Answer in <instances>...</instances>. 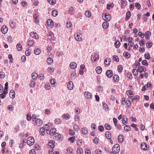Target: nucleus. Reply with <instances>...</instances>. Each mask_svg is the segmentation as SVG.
Masks as SVG:
<instances>
[{
    "mask_svg": "<svg viewBox=\"0 0 154 154\" xmlns=\"http://www.w3.org/2000/svg\"><path fill=\"white\" fill-rule=\"evenodd\" d=\"M82 35L80 33H76L75 35V38L76 40L80 42L82 41Z\"/></svg>",
    "mask_w": 154,
    "mask_h": 154,
    "instance_id": "1",
    "label": "nucleus"
},
{
    "mask_svg": "<svg viewBox=\"0 0 154 154\" xmlns=\"http://www.w3.org/2000/svg\"><path fill=\"white\" fill-rule=\"evenodd\" d=\"M120 150V146L118 144H116L112 147V150L113 152H115L118 153L119 152Z\"/></svg>",
    "mask_w": 154,
    "mask_h": 154,
    "instance_id": "2",
    "label": "nucleus"
},
{
    "mask_svg": "<svg viewBox=\"0 0 154 154\" xmlns=\"http://www.w3.org/2000/svg\"><path fill=\"white\" fill-rule=\"evenodd\" d=\"M34 122H35V125L38 127L41 126L43 124L42 120L40 119H37Z\"/></svg>",
    "mask_w": 154,
    "mask_h": 154,
    "instance_id": "3",
    "label": "nucleus"
},
{
    "mask_svg": "<svg viewBox=\"0 0 154 154\" xmlns=\"http://www.w3.org/2000/svg\"><path fill=\"white\" fill-rule=\"evenodd\" d=\"M103 19L106 21H109L111 19V16L109 14H105L104 15H102Z\"/></svg>",
    "mask_w": 154,
    "mask_h": 154,
    "instance_id": "4",
    "label": "nucleus"
},
{
    "mask_svg": "<svg viewBox=\"0 0 154 154\" xmlns=\"http://www.w3.org/2000/svg\"><path fill=\"white\" fill-rule=\"evenodd\" d=\"M34 137H29L28 139L27 144L29 146L32 145L34 144Z\"/></svg>",
    "mask_w": 154,
    "mask_h": 154,
    "instance_id": "5",
    "label": "nucleus"
},
{
    "mask_svg": "<svg viewBox=\"0 0 154 154\" xmlns=\"http://www.w3.org/2000/svg\"><path fill=\"white\" fill-rule=\"evenodd\" d=\"M54 135L55 136L54 139L55 140H59L63 137V136H61L60 134L58 133H56Z\"/></svg>",
    "mask_w": 154,
    "mask_h": 154,
    "instance_id": "6",
    "label": "nucleus"
},
{
    "mask_svg": "<svg viewBox=\"0 0 154 154\" xmlns=\"http://www.w3.org/2000/svg\"><path fill=\"white\" fill-rule=\"evenodd\" d=\"M85 97L87 99H91L92 98V95L91 93L88 91H85L84 93Z\"/></svg>",
    "mask_w": 154,
    "mask_h": 154,
    "instance_id": "7",
    "label": "nucleus"
},
{
    "mask_svg": "<svg viewBox=\"0 0 154 154\" xmlns=\"http://www.w3.org/2000/svg\"><path fill=\"white\" fill-rule=\"evenodd\" d=\"M30 36L35 39H37L39 38V36L36 32H31L30 33Z\"/></svg>",
    "mask_w": 154,
    "mask_h": 154,
    "instance_id": "8",
    "label": "nucleus"
},
{
    "mask_svg": "<svg viewBox=\"0 0 154 154\" xmlns=\"http://www.w3.org/2000/svg\"><path fill=\"white\" fill-rule=\"evenodd\" d=\"M141 147L142 149L145 150H147L149 149V147L147 146L146 144L144 142L142 143Z\"/></svg>",
    "mask_w": 154,
    "mask_h": 154,
    "instance_id": "9",
    "label": "nucleus"
},
{
    "mask_svg": "<svg viewBox=\"0 0 154 154\" xmlns=\"http://www.w3.org/2000/svg\"><path fill=\"white\" fill-rule=\"evenodd\" d=\"M47 25L49 27H52L54 26V22L51 19H49L47 21Z\"/></svg>",
    "mask_w": 154,
    "mask_h": 154,
    "instance_id": "10",
    "label": "nucleus"
},
{
    "mask_svg": "<svg viewBox=\"0 0 154 154\" xmlns=\"http://www.w3.org/2000/svg\"><path fill=\"white\" fill-rule=\"evenodd\" d=\"M73 82L72 81H69L67 84L68 88L70 90L73 89Z\"/></svg>",
    "mask_w": 154,
    "mask_h": 154,
    "instance_id": "11",
    "label": "nucleus"
},
{
    "mask_svg": "<svg viewBox=\"0 0 154 154\" xmlns=\"http://www.w3.org/2000/svg\"><path fill=\"white\" fill-rule=\"evenodd\" d=\"M99 59V55L98 54H96L93 55L91 57V60L94 61L98 60Z\"/></svg>",
    "mask_w": 154,
    "mask_h": 154,
    "instance_id": "12",
    "label": "nucleus"
},
{
    "mask_svg": "<svg viewBox=\"0 0 154 154\" xmlns=\"http://www.w3.org/2000/svg\"><path fill=\"white\" fill-rule=\"evenodd\" d=\"M8 30V28L6 26L3 25L2 26V27L1 31L2 33H6L7 32Z\"/></svg>",
    "mask_w": 154,
    "mask_h": 154,
    "instance_id": "13",
    "label": "nucleus"
},
{
    "mask_svg": "<svg viewBox=\"0 0 154 154\" xmlns=\"http://www.w3.org/2000/svg\"><path fill=\"white\" fill-rule=\"evenodd\" d=\"M106 74L108 77H111L113 75L112 71L111 70H107L106 72Z\"/></svg>",
    "mask_w": 154,
    "mask_h": 154,
    "instance_id": "14",
    "label": "nucleus"
},
{
    "mask_svg": "<svg viewBox=\"0 0 154 154\" xmlns=\"http://www.w3.org/2000/svg\"><path fill=\"white\" fill-rule=\"evenodd\" d=\"M55 141L54 140H50L48 143V145L51 147V148L54 147Z\"/></svg>",
    "mask_w": 154,
    "mask_h": 154,
    "instance_id": "15",
    "label": "nucleus"
},
{
    "mask_svg": "<svg viewBox=\"0 0 154 154\" xmlns=\"http://www.w3.org/2000/svg\"><path fill=\"white\" fill-rule=\"evenodd\" d=\"M45 128L44 127L41 128L39 129V133L42 136H43L45 135Z\"/></svg>",
    "mask_w": 154,
    "mask_h": 154,
    "instance_id": "16",
    "label": "nucleus"
},
{
    "mask_svg": "<svg viewBox=\"0 0 154 154\" xmlns=\"http://www.w3.org/2000/svg\"><path fill=\"white\" fill-rule=\"evenodd\" d=\"M82 133L84 134H86L88 133V129L86 128H83L81 130Z\"/></svg>",
    "mask_w": 154,
    "mask_h": 154,
    "instance_id": "17",
    "label": "nucleus"
},
{
    "mask_svg": "<svg viewBox=\"0 0 154 154\" xmlns=\"http://www.w3.org/2000/svg\"><path fill=\"white\" fill-rule=\"evenodd\" d=\"M124 136L121 134L119 135L118 137V141L120 143H122L124 141Z\"/></svg>",
    "mask_w": 154,
    "mask_h": 154,
    "instance_id": "18",
    "label": "nucleus"
},
{
    "mask_svg": "<svg viewBox=\"0 0 154 154\" xmlns=\"http://www.w3.org/2000/svg\"><path fill=\"white\" fill-rule=\"evenodd\" d=\"M70 66L72 69H74L77 67V64L75 62H72L70 63Z\"/></svg>",
    "mask_w": 154,
    "mask_h": 154,
    "instance_id": "19",
    "label": "nucleus"
},
{
    "mask_svg": "<svg viewBox=\"0 0 154 154\" xmlns=\"http://www.w3.org/2000/svg\"><path fill=\"white\" fill-rule=\"evenodd\" d=\"M151 32L149 31L145 32V38L147 39H149V36L151 35Z\"/></svg>",
    "mask_w": 154,
    "mask_h": 154,
    "instance_id": "20",
    "label": "nucleus"
},
{
    "mask_svg": "<svg viewBox=\"0 0 154 154\" xmlns=\"http://www.w3.org/2000/svg\"><path fill=\"white\" fill-rule=\"evenodd\" d=\"M111 62V59L109 58H107L104 61L105 64L106 65L109 64Z\"/></svg>",
    "mask_w": 154,
    "mask_h": 154,
    "instance_id": "21",
    "label": "nucleus"
},
{
    "mask_svg": "<svg viewBox=\"0 0 154 154\" xmlns=\"http://www.w3.org/2000/svg\"><path fill=\"white\" fill-rule=\"evenodd\" d=\"M63 118L65 119H69L70 117V115L68 113H67L66 114H64L62 115Z\"/></svg>",
    "mask_w": 154,
    "mask_h": 154,
    "instance_id": "22",
    "label": "nucleus"
},
{
    "mask_svg": "<svg viewBox=\"0 0 154 154\" xmlns=\"http://www.w3.org/2000/svg\"><path fill=\"white\" fill-rule=\"evenodd\" d=\"M9 95L11 98H14L15 94L14 91L13 90H11L9 93Z\"/></svg>",
    "mask_w": 154,
    "mask_h": 154,
    "instance_id": "23",
    "label": "nucleus"
},
{
    "mask_svg": "<svg viewBox=\"0 0 154 154\" xmlns=\"http://www.w3.org/2000/svg\"><path fill=\"white\" fill-rule=\"evenodd\" d=\"M123 55L127 58H130L131 57L130 54L128 52H125L123 54Z\"/></svg>",
    "mask_w": 154,
    "mask_h": 154,
    "instance_id": "24",
    "label": "nucleus"
},
{
    "mask_svg": "<svg viewBox=\"0 0 154 154\" xmlns=\"http://www.w3.org/2000/svg\"><path fill=\"white\" fill-rule=\"evenodd\" d=\"M96 72L98 74H100L102 71V69L101 67L97 66L96 69Z\"/></svg>",
    "mask_w": 154,
    "mask_h": 154,
    "instance_id": "25",
    "label": "nucleus"
},
{
    "mask_svg": "<svg viewBox=\"0 0 154 154\" xmlns=\"http://www.w3.org/2000/svg\"><path fill=\"white\" fill-rule=\"evenodd\" d=\"M109 23L107 22H104L103 23L102 26L103 28L104 29H106L109 26Z\"/></svg>",
    "mask_w": 154,
    "mask_h": 154,
    "instance_id": "26",
    "label": "nucleus"
},
{
    "mask_svg": "<svg viewBox=\"0 0 154 154\" xmlns=\"http://www.w3.org/2000/svg\"><path fill=\"white\" fill-rule=\"evenodd\" d=\"M113 79L116 82H117L119 81V77L118 75H115L113 76Z\"/></svg>",
    "mask_w": 154,
    "mask_h": 154,
    "instance_id": "27",
    "label": "nucleus"
},
{
    "mask_svg": "<svg viewBox=\"0 0 154 154\" xmlns=\"http://www.w3.org/2000/svg\"><path fill=\"white\" fill-rule=\"evenodd\" d=\"M56 129L55 128H52L50 131V134L51 135H54L56 133Z\"/></svg>",
    "mask_w": 154,
    "mask_h": 154,
    "instance_id": "28",
    "label": "nucleus"
},
{
    "mask_svg": "<svg viewBox=\"0 0 154 154\" xmlns=\"http://www.w3.org/2000/svg\"><path fill=\"white\" fill-rule=\"evenodd\" d=\"M33 17L34 19L35 22L36 23H38L39 21V17L38 15L35 14L33 16Z\"/></svg>",
    "mask_w": 154,
    "mask_h": 154,
    "instance_id": "29",
    "label": "nucleus"
},
{
    "mask_svg": "<svg viewBox=\"0 0 154 154\" xmlns=\"http://www.w3.org/2000/svg\"><path fill=\"white\" fill-rule=\"evenodd\" d=\"M34 44V40H29L27 42V45L30 46H32Z\"/></svg>",
    "mask_w": 154,
    "mask_h": 154,
    "instance_id": "30",
    "label": "nucleus"
},
{
    "mask_svg": "<svg viewBox=\"0 0 154 154\" xmlns=\"http://www.w3.org/2000/svg\"><path fill=\"white\" fill-rule=\"evenodd\" d=\"M35 86V82L33 80H31L30 82V84L29 85L30 88H33Z\"/></svg>",
    "mask_w": 154,
    "mask_h": 154,
    "instance_id": "31",
    "label": "nucleus"
},
{
    "mask_svg": "<svg viewBox=\"0 0 154 154\" xmlns=\"http://www.w3.org/2000/svg\"><path fill=\"white\" fill-rule=\"evenodd\" d=\"M105 136L107 139H111V134L109 132H106V133Z\"/></svg>",
    "mask_w": 154,
    "mask_h": 154,
    "instance_id": "32",
    "label": "nucleus"
},
{
    "mask_svg": "<svg viewBox=\"0 0 154 154\" xmlns=\"http://www.w3.org/2000/svg\"><path fill=\"white\" fill-rule=\"evenodd\" d=\"M38 77V74L35 72H33L32 74V77L33 79H36Z\"/></svg>",
    "mask_w": 154,
    "mask_h": 154,
    "instance_id": "33",
    "label": "nucleus"
},
{
    "mask_svg": "<svg viewBox=\"0 0 154 154\" xmlns=\"http://www.w3.org/2000/svg\"><path fill=\"white\" fill-rule=\"evenodd\" d=\"M41 52V51L40 49L37 48L34 51V53L36 55L39 54Z\"/></svg>",
    "mask_w": 154,
    "mask_h": 154,
    "instance_id": "34",
    "label": "nucleus"
},
{
    "mask_svg": "<svg viewBox=\"0 0 154 154\" xmlns=\"http://www.w3.org/2000/svg\"><path fill=\"white\" fill-rule=\"evenodd\" d=\"M16 47H17V50L18 51H20L22 49V47L21 45L19 43H18L17 44V46H16Z\"/></svg>",
    "mask_w": 154,
    "mask_h": 154,
    "instance_id": "35",
    "label": "nucleus"
},
{
    "mask_svg": "<svg viewBox=\"0 0 154 154\" xmlns=\"http://www.w3.org/2000/svg\"><path fill=\"white\" fill-rule=\"evenodd\" d=\"M122 2L121 6L122 8H125L126 6V1H123V0H122Z\"/></svg>",
    "mask_w": 154,
    "mask_h": 154,
    "instance_id": "36",
    "label": "nucleus"
},
{
    "mask_svg": "<svg viewBox=\"0 0 154 154\" xmlns=\"http://www.w3.org/2000/svg\"><path fill=\"white\" fill-rule=\"evenodd\" d=\"M120 43L119 41H116L115 43V46L116 48H119L120 45Z\"/></svg>",
    "mask_w": 154,
    "mask_h": 154,
    "instance_id": "37",
    "label": "nucleus"
},
{
    "mask_svg": "<svg viewBox=\"0 0 154 154\" xmlns=\"http://www.w3.org/2000/svg\"><path fill=\"white\" fill-rule=\"evenodd\" d=\"M104 126L105 128L107 130H110L111 129V126L109 124H106Z\"/></svg>",
    "mask_w": 154,
    "mask_h": 154,
    "instance_id": "38",
    "label": "nucleus"
},
{
    "mask_svg": "<svg viewBox=\"0 0 154 154\" xmlns=\"http://www.w3.org/2000/svg\"><path fill=\"white\" fill-rule=\"evenodd\" d=\"M56 82V80L55 79H51L50 80V83L51 85L53 87L55 86Z\"/></svg>",
    "mask_w": 154,
    "mask_h": 154,
    "instance_id": "39",
    "label": "nucleus"
},
{
    "mask_svg": "<svg viewBox=\"0 0 154 154\" xmlns=\"http://www.w3.org/2000/svg\"><path fill=\"white\" fill-rule=\"evenodd\" d=\"M122 119H123V123L124 125H126L127 124V118L125 116H123L122 117Z\"/></svg>",
    "mask_w": 154,
    "mask_h": 154,
    "instance_id": "40",
    "label": "nucleus"
},
{
    "mask_svg": "<svg viewBox=\"0 0 154 154\" xmlns=\"http://www.w3.org/2000/svg\"><path fill=\"white\" fill-rule=\"evenodd\" d=\"M47 63L49 64H51L53 63V60L50 57H49L47 60Z\"/></svg>",
    "mask_w": 154,
    "mask_h": 154,
    "instance_id": "41",
    "label": "nucleus"
},
{
    "mask_svg": "<svg viewBox=\"0 0 154 154\" xmlns=\"http://www.w3.org/2000/svg\"><path fill=\"white\" fill-rule=\"evenodd\" d=\"M58 12L56 10L52 11V14L53 16L56 17L58 15Z\"/></svg>",
    "mask_w": 154,
    "mask_h": 154,
    "instance_id": "42",
    "label": "nucleus"
},
{
    "mask_svg": "<svg viewBox=\"0 0 154 154\" xmlns=\"http://www.w3.org/2000/svg\"><path fill=\"white\" fill-rule=\"evenodd\" d=\"M131 15V12L129 11H127L126 14V20H128L129 18L130 17Z\"/></svg>",
    "mask_w": 154,
    "mask_h": 154,
    "instance_id": "43",
    "label": "nucleus"
},
{
    "mask_svg": "<svg viewBox=\"0 0 154 154\" xmlns=\"http://www.w3.org/2000/svg\"><path fill=\"white\" fill-rule=\"evenodd\" d=\"M85 16L88 17H90L91 16V13L89 11H86L85 13Z\"/></svg>",
    "mask_w": 154,
    "mask_h": 154,
    "instance_id": "44",
    "label": "nucleus"
},
{
    "mask_svg": "<svg viewBox=\"0 0 154 154\" xmlns=\"http://www.w3.org/2000/svg\"><path fill=\"white\" fill-rule=\"evenodd\" d=\"M67 151L68 153L69 154H70L72 153L73 150L72 149L71 147H69L67 149Z\"/></svg>",
    "mask_w": 154,
    "mask_h": 154,
    "instance_id": "45",
    "label": "nucleus"
},
{
    "mask_svg": "<svg viewBox=\"0 0 154 154\" xmlns=\"http://www.w3.org/2000/svg\"><path fill=\"white\" fill-rule=\"evenodd\" d=\"M63 55V53L62 51H57L56 53V55L58 57H59L60 56H62Z\"/></svg>",
    "mask_w": 154,
    "mask_h": 154,
    "instance_id": "46",
    "label": "nucleus"
},
{
    "mask_svg": "<svg viewBox=\"0 0 154 154\" xmlns=\"http://www.w3.org/2000/svg\"><path fill=\"white\" fill-rule=\"evenodd\" d=\"M10 25L11 27L12 28H14L15 27L16 23L13 21H11L10 22Z\"/></svg>",
    "mask_w": 154,
    "mask_h": 154,
    "instance_id": "47",
    "label": "nucleus"
},
{
    "mask_svg": "<svg viewBox=\"0 0 154 154\" xmlns=\"http://www.w3.org/2000/svg\"><path fill=\"white\" fill-rule=\"evenodd\" d=\"M137 71L140 73L142 72L143 71H145L146 70H143V68L141 66H139L138 68V70Z\"/></svg>",
    "mask_w": 154,
    "mask_h": 154,
    "instance_id": "48",
    "label": "nucleus"
},
{
    "mask_svg": "<svg viewBox=\"0 0 154 154\" xmlns=\"http://www.w3.org/2000/svg\"><path fill=\"white\" fill-rule=\"evenodd\" d=\"M132 99V101H136L137 100H139L140 99V97L139 96H135L134 98L132 99L131 98H130L129 99Z\"/></svg>",
    "mask_w": 154,
    "mask_h": 154,
    "instance_id": "49",
    "label": "nucleus"
},
{
    "mask_svg": "<svg viewBox=\"0 0 154 154\" xmlns=\"http://www.w3.org/2000/svg\"><path fill=\"white\" fill-rule=\"evenodd\" d=\"M83 152V151L82 149L79 148L77 149V154H82Z\"/></svg>",
    "mask_w": 154,
    "mask_h": 154,
    "instance_id": "50",
    "label": "nucleus"
},
{
    "mask_svg": "<svg viewBox=\"0 0 154 154\" xmlns=\"http://www.w3.org/2000/svg\"><path fill=\"white\" fill-rule=\"evenodd\" d=\"M48 2L51 5H54L56 2V0H48Z\"/></svg>",
    "mask_w": 154,
    "mask_h": 154,
    "instance_id": "51",
    "label": "nucleus"
},
{
    "mask_svg": "<svg viewBox=\"0 0 154 154\" xmlns=\"http://www.w3.org/2000/svg\"><path fill=\"white\" fill-rule=\"evenodd\" d=\"M53 35V33L51 32H50L48 34V36L49 37L48 38L50 39V40H51Z\"/></svg>",
    "mask_w": 154,
    "mask_h": 154,
    "instance_id": "52",
    "label": "nucleus"
},
{
    "mask_svg": "<svg viewBox=\"0 0 154 154\" xmlns=\"http://www.w3.org/2000/svg\"><path fill=\"white\" fill-rule=\"evenodd\" d=\"M75 138V137H72L69 138L68 140L70 141L72 143H73L74 142Z\"/></svg>",
    "mask_w": 154,
    "mask_h": 154,
    "instance_id": "53",
    "label": "nucleus"
},
{
    "mask_svg": "<svg viewBox=\"0 0 154 154\" xmlns=\"http://www.w3.org/2000/svg\"><path fill=\"white\" fill-rule=\"evenodd\" d=\"M72 26V23L70 22H67L66 23V26L67 28H70Z\"/></svg>",
    "mask_w": 154,
    "mask_h": 154,
    "instance_id": "54",
    "label": "nucleus"
},
{
    "mask_svg": "<svg viewBox=\"0 0 154 154\" xmlns=\"http://www.w3.org/2000/svg\"><path fill=\"white\" fill-rule=\"evenodd\" d=\"M55 123L56 124H59L60 123L61 120L60 119H56L55 120Z\"/></svg>",
    "mask_w": 154,
    "mask_h": 154,
    "instance_id": "55",
    "label": "nucleus"
},
{
    "mask_svg": "<svg viewBox=\"0 0 154 154\" xmlns=\"http://www.w3.org/2000/svg\"><path fill=\"white\" fill-rule=\"evenodd\" d=\"M124 129L126 131H128L130 130V126L128 125H126L124 127Z\"/></svg>",
    "mask_w": 154,
    "mask_h": 154,
    "instance_id": "56",
    "label": "nucleus"
},
{
    "mask_svg": "<svg viewBox=\"0 0 154 154\" xmlns=\"http://www.w3.org/2000/svg\"><path fill=\"white\" fill-rule=\"evenodd\" d=\"M123 69V67L122 65H119L118 67V70L119 72H121Z\"/></svg>",
    "mask_w": 154,
    "mask_h": 154,
    "instance_id": "57",
    "label": "nucleus"
},
{
    "mask_svg": "<svg viewBox=\"0 0 154 154\" xmlns=\"http://www.w3.org/2000/svg\"><path fill=\"white\" fill-rule=\"evenodd\" d=\"M98 129L100 131H103L104 130L103 126L102 125L99 126L98 127Z\"/></svg>",
    "mask_w": 154,
    "mask_h": 154,
    "instance_id": "58",
    "label": "nucleus"
},
{
    "mask_svg": "<svg viewBox=\"0 0 154 154\" xmlns=\"http://www.w3.org/2000/svg\"><path fill=\"white\" fill-rule=\"evenodd\" d=\"M145 58L147 59H149L150 58V55L149 53H148L144 55Z\"/></svg>",
    "mask_w": 154,
    "mask_h": 154,
    "instance_id": "59",
    "label": "nucleus"
},
{
    "mask_svg": "<svg viewBox=\"0 0 154 154\" xmlns=\"http://www.w3.org/2000/svg\"><path fill=\"white\" fill-rule=\"evenodd\" d=\"M126 93L128 96L131 95L133 94V92L130 90H128L126 91Z\"/></svg>",
    "mask_w": 154,
    "mask_h": 154,
    "instance_id": "60",
    "label": "nucleus"
},
{
    "mask_svg": "<svg viewBox=\"0 0 154 154\" xmlns=\"http://www.w3.org/2000/svg\"><path fill=\"white\" fill-rule=\"evenodd\" d=\"M145 42V40L144 39H143L141 41H139V44L141 46H143L144 45Z\"/></svg>",
    "mask_w": 154,
    "mask_h": 154,
    "instance_id": "61",
    "label": "nucleus"
},
{
    "mask_svg": "<svg viewBox=\"0 0 154 154\" xmlns=\"http://www.w3.org/2000/svg\"><path fill=\"white\" fill-rule=\"evenodd\" d=\"M5 77V74L4 73L2 72H0V78H4Z\"/></svg>",
    "mask_w": 154,
    "mask_h": 154,
    "instance_id": "62",
    "label": "nucleus"
},
{
    "mask_svg": "<svg viewBox=\"0 0 154 154\" xmlns=\"http://www.w3.org/2000/svg\"><path fill=\"white\" fill-rule=\"evenodd\" d=\"M133 73L135 75H136L138 73V71L137 69H134L133 70Z\"/></svg>",
    "mask_w": 154,
    "mask_h": 154,
    "instance_id": "63",
    "label": "nucleus"
},
{
    "mask_svg": "<svg viewBox=\"0 0 154 154\" xmlns=\"http://www.w3.org/2000/svg\"><path fill=\"white\" fill-rule=\"evenodd\" d=\"M44 77L45 76L43 74H40L38 76V78L39 79L41 80L43 79Z\"/></svg>",
    "mask_w": 154,
    "mask_h": 154,
    "instance_id": "64",
    "label": "nucleus"
}]
</instances>
